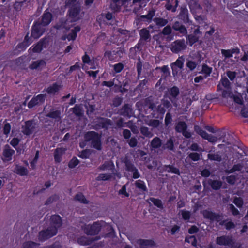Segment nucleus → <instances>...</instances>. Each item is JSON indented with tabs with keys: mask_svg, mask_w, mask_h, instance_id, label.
Listing matches in <instances>:
<instances>
[{
	"mask_svg": "<svg viewBox=\"0 0 248 248\" xmlns=\"http://www.w3.org/2000/svg\"><path fill=\"white\" fill-rule=\"evenodd\" d=\"M61 86L57 84H53L52 86L49 87L47 89V92L49 94H55L60 89Z\"/></svg>",
	"mask_w": 248,
	"mask_h": 248,
	"instance_id": "nucleus-29",
	"label": "nucleus"
},
{
	"mask_svg": "<svg viewBox=\"0 0 248 248\" xmlns=\"http://www.w3.org/2000/svg\"><path fill=\"white\" fill-rule=\"evenodd\" d=\"M229 208L232 212V214L234 216L237 215L239 214V211L234 207V206L232 204H230L229 205Z\"/></svg>",
	"mask_w": 248,
	"mask_h": 248,
	"instance_id": "nucleus-57",
	"label": "nucleus"
},
{
	"mask_svg": "<svg viewBox=\"0 0 248 248\" xmlns=\"http://www.w3.org/2000/svg\"><path fill=\"white\" fill-rule=\"evenodd\" d=\"M31 42L32 41L30 40L28 35H27L25 37L24 42L18 45V47L25 48L31 43Z\"/></svg>",
	"mask_w": 248,
	"mask_h": 248,
	"instance_id": "nucleus-37",
	"label": "nucleus"
},
{
	"mask_svg": "<svg viewBox=\"0 0 248 248\" xmlns=\"http://www.w3.org/2000/svg\"><path fill=\"white\" fill-rule=\"evenodd\" d=\"M126 169L128 171H130L133 173V177L134 178L136 179L140 176L138 170L131 163L129 162L126 163Z\"/></svg>",
	"mask_w": 248,
	"mask_h": 248,
	"instance_id": "nucleus-19",
	"label": "nucleus"
},
{
	"mask_svg": "<svg viewBox=\"0 0 248 248\" xmlns=\"http://www.w3.org/2000/svg\"><path fill=\"white\" fill-rule=\"evenodd\" d=\"M171 28L170 26L165 27L162 31V33L164 35H169L171 33Z\"/></svg>",
	"mask_w": 248,
	"mask_h": 248,
	"instance_id": "nucleus-61",
	"label": "nucleus"
},
{
	"mask_svg": "<svg viewBox=\"0 0 248 248\" xmlns=\"http://www.w3.org/2000/svg\"><path fill=\"white\" fill-rule=\"evenodd\" d=\"M233 203L238 207H241L243 204V201L241 198L236 197L233 200Z\"/></svg>",
	"mask_w": 248,
	"mask_h": 248,
	"instance_id": "nucleus-53",
	"label": "nucleus"
},
{
	"mask_svg": "<svg viewBox=\"0 0 248 248\" xmlns=\"http://www.w3.org/2000/svg\"><path fill=\"white\" fill-rule=\"evenodd\" d=\"M111 177V175L109 174H100L96 178V180L98 181L100 180H108Z\"/></svg>",
	"mask_w": 248,
	"mask_h": 248,
	"instance_id": "nucleus-42",
	"label": "nucleus"
},
{
	"mask_svg": "<svg viewBox=\"0 0 248 248\" xmlns=\"http://www.w3.org/2000/svg\"><path fill=\"white\" fill-rule=\"evenodd\" d=\"M211 186L213 189L217 190L221 186L222 182L218 180L213 181L211 183Z\"/></svg>",
	"mask_w": 248,
	"mask_h": 248,
	"instance_id": "nucleus-41",
	"label": "nucleus"
},
{
	"mask_svg": "<svg viewBox=\"0 0 248 248\" xmlns=\"http://www.w3.org/2000/svg\"><path fill=\"white\" fill-rule=\"evenodd\" d=\"M172 28L175 31H178L180 33L183 35L187 33V30L184 25H181L179 22H175Z\"/></svg>",
	"mask_w": 248,
	"mask_h": 248,
	"instance_id": "nucleus-21",
	"label": "nucleus"
},
{
	"mask_svg": "<svg viewBox=\"0 0 248 248\" xmlns=\"http://www.w3.org/2000/svg\"><path fill=\"white\" fill-rule=\"evenodd\" d=\"M15 151L8 145L4 146L3 152L2 159L4 162H8L12 159V156L15 154Z\"/></svg>",
	"mask_w": 248,
	"mask_h": 248,
	"instance_id": "nucleus-12",
	"label": "nucleus"
},
{
	"mask_svg": "<svg viewBox=\"0 0 248 248\" xmlns=\"http://www.w3.org/2000/svg\"><path fill=\"white\" fill-rule=\"evenodd\" d=\"M100 226L97 223L93 225H86L83 227L84 232L88 235H94L100 231Z\"/></svg>",
	"mask_w": 248,
	"mask_h": 248,
	"instance_id": "nucleus-11",
	"label": "nucleus"
},
{
	"mask_svg": "<svg viewBox=\"0 0 248 248\" xmlns=\"http://www.w3.org/2000/svg\"><path fill=\"white\" fill-rule=\"evenodd\" d=\"M79 163V161L78 159L76 158H72L68 164V166L70 168H73L78 165Z\"/></svg>",
	"mask_w": 248,
	"mask_h": 248,
	"instance_id": "nucleus-50",
	"label": "nucleus"
},
{
	"mask_svg": "<svg viewBox=\"0 0 248 248\" xmlns=\"http://www.w3.org/2000/svg\"><path fill=\"white\" fill-rule=\"evenodd\" d=\"M135 185L137 187L141 189L143 191H145L146 187L143 181L138 180L136 181Z\"/></svg>",
	"mask_w": 248,
	"mask_h": 248,
	"instance_id": "nucleus-44",
	"label": "nucleus"
},
{
	"mask_svg": "<svg viewBox=\"0 0 248 248\" xmlns=\"http://www.w3.org/2000/svg\"><path fill=\"white\" fill-rule=\"evenodd\" d=\"M155 15V11H150L148 13V14L146 15H142L141 16V17L142 19H146L147 21H150L152 17Z\"/></svg>",
	"mask_w": 248,
	"mask_h": 248,
	"instance_id": "nucleus-48",
	"label": "nucleus"
},
{
	"mask_svg": "<svg viewBox=\"0 0 248 248\" xmlns=\"http://www.w3.org/2000/svg\"><path fill=\"white\" fill-rule=\"evenodd\" d=\"M146 124L153 127H157L160 124V122L158 120H151L146 122Z\"/></svg>",
	"mask_w": 248,
	"mask_h": 248,
	"instance_id": "nucleus-47",
	"label": "nucleus"
},
{
	"mask_svg": "<svg viewBox=\"0 0 248 248\" xmlns=\"http://www.w3.org/2000/svg\"><path fill=\"white\" fill-rule=\"evenodd\" d=\"M179 214H181L183 218L185 220H188L190 217V213L186 210H180Z\"/></svg>",
	"mask_w": 248,
	"mask_h": 248,
	"instance_id": "nucleus-43",
	"label": "nucleus"
},
{
	"mask_svg": "<svg viewBox=\"0 0 248 248\" xmlns=\"http://www.w3.org/2000/svg\"><path fill=\"white\" fill-rule=\"evenodd\" d=\"M150 200L157 207H162V202L160 200L154 198H150Z\"/></svg>",
	"mask_w": 248,
	"mask_h": 248,
	"instance_id": "nucleus-49",
	"label": "nucleus"
},
{
	"mask_svg": "<svg viewBox=\"0 0 248 248\" xmlns=\"http://www.w3.org/2000/svg\"><path fill=\"white\" fill-rule=\"evenodd\" d=\"M140 34L142 39L146 40L150 38L149 31L146 29H142L140 31Z\"/></svg>",
	"mask_w": 248,
	"mask_h": 248,
	"instance_id": "nucleus-32",
	"label": "nucleus"
},
{
	"mask_svg": "<svg viewBox=\"0 0 248 248\" xmlns=\"http://www.w3.org/2000/svg\"><path fill=\"white\" fill-rule=\"evenodd\" d=\"M122 113L123 115L126 116L128 117L132 114V111L130 106L128 105H125L124 106Z\"/></svg>",
	"mask_w": 248,
	"mask_h": 248,
	"instance_id": "nucleus-28",
	"label": "nucleus"
},
{
	"mask_svg": "<svg viewBox=\"0 0 248 248\" xmlns=\"http://www.w3.org/2000/svg\"><path fill=\"white\" fill-rule=\"evenodd\" d=\"M186 39L190 46L197 42L199 40V36L195 35H188L186 36Z\"/></svg>",
	"mask_w": 248,
	"mask_h": 248,
	"instance_id": "nucleus-36",
	"label": "nucleus"
},
{
	"mask_svg": "<svg viewBox=\"0 0 248 248\" xmlns=\"http://www.w3.org/2000/svg\"><path fill=\"white\" fill-rule=\"evenodd\" d=\"M65 152L64 149L57 148L54 152V159L57 162H60L62 160V156Z\"/></svg>",
	"mask_w": 248,
	"mask_h": 248,
	"instance_id": "nucleus-25",
	"label": "nucleus"
},
{
	"mask_svg": "<svg viewBox=\"0 0 248 248\" xmlns=\"http://www.w3.org/2000/svg\"><path fill=\"white\" fill-rule=\"evenodd\" d=\"M190 149L192 151H199V152H202L203 151V149L199 147L197 143H193Z\"/></svg>",
	"mask_w": 248,
	"mask_h": 248,
	"instance_id": "nucleus-58",
	"label": "nucleus"
},
{
	"mask_svg": "<svg viewBox=\"0 0 248 248\" xmlns=\"http://www.w3.org/2000/svg\"><path fill=\"white\" fill-rule=\"evenodd\" d=\"M46 116L51 118L54 119L55 121H59L61 120V112L59 110H53L48 113Z\"/></svg>",
	"mask_w": 248,
	"mask_h": 248,
	"instance_id": "nucleus-26",
	"label": "nucleus"
},
{
	"mask_svg": "<svg viewBox=\"0 0 248 248\" xmlns=\"http://www.w3.org/2000/svg\"><path fill=\"white\" fill-rule=\"evenodd\" d=\"M165 170L167 171L168 172H170L172 173H174L176 174H180L179 170L172 166V165H167L165 166Z\"/></svg>",
	"mask_w": 248,
	"mask_h": 248,
	"instance_id": "nucleus-27",
	"label": "nucleus"
},
{
	"mask_svg": "<svg viewBox=\"0 0 248 248\" xmlns=\"http://www.w3.org/2000/svg\"><path fill=\"white\" fill-rule=\"evenodd\" d=\"M45 29L40 23H36L32 27L31 36L34 38H38L44 32Z\"/></svg>",
	"mask_w": 248,
	"mask_h": 248,
	"instance_id": "nucleus-13",
	"label": "nucleus"
},
{
	"mask_svg": "<svg viewBox=\"0 0 248 248\" xmlns=\"http://www.w3.org/2000/svg\"><path fill=\"white\" fill-rule=\"evenodd\" d=\"M165 147L170 150H173V142L171 139H170L166 143Z\"/></svg>",
	"mask_w": 248,
	"mask_h": 248,
	"instance_id": "nucleus-60",
	"label": "nucleus"
},
{
	"mask_svg": "<svg viewBox=\"0 0 248 248\" xmlns=\"http://www.w3.org/2000/svg\"><path fill=\"white\" fill-rule=\"evenodd\" d=\"M171 115L170 113H167L165 118V122L166 125H168L171 122Z\"/></svg>",
	"mask_w": 248,
	"mask_h": 248,
	"instance_id": "nucleus-59",
	"label": "nucleus"
},
{
	"mask_svg": "<svg viewBox=\"0 0 248 248\" xmlns=\"http://www.w3.org/2000/svg\"><path fill=\"white\" fill-rule=\"evenodd\" d=\"M239 172L241 174L248 173V166L245 161L241 160L235 162L232 168L226 170L227 174Z\"/></svg>",
	"mask_w": 248,
	"mask_h": 248,
	"instance_id": "nucleus-3",
	"label": "nucleus"
},
{
	"mask_svg": "<svg viewBox=\"0 0 248 248\" xmlns=\"http://www.w3.org/2000/svg\"><path fill=\"white\" fill-rule=\"evenodd\" d=\"M202 72L206 75V76L204 77L206 78L207 76L210 74L211 69L207 66L204 65L202 67Z\"/></svg>",
	"mask_w": 248,
	"mask_h": 248,
	"instance_id": "nucleus-54",
	"label": "nucleus"
},
{
	"mask_svg": "<svg viewBox=\"0 0 248 248\" xmlns=\"http://www.w3.org/2000/svg\"><path fill=\"white\" fill-rule=\"evenodd\" d=\"M75 199L77 201H78V202H79L81 203H87V200L86 199V198H85L84 195L81 193L77 194L75 197Z\"/></svg>",
	"mask_w": 248,
	"mask_h": 248,
	"instance_id": "nucleus-40",
	"label": "nucleus"
},
{
	"mask_svg": "<svg viewBox=\"0 0 248 248\" xmlns=\"http://www.w3.org/2000/svg\"><path fill=\"white\" fill-rule=\"evenodd\" d=\"M208 158L210 160L220 161L221 157L217 153H209L208 155Z\"/></svg>",
	"mask_w": 248,
	"mask_h": 248,
	"instance_id": "nucleus-33",
	"label": "nucleus"
},
{
	"mask_svg": "<svg viewBox=\"0 0 248 248\" xmlns=\"http://www.w3.org/2000/svg\"><path fill=\"white\" fill-rule=\"evenodd\" d=\"M16 171L17 174L21 176L26 175L28 173V170L26 169L23 167L19 166H16Z\"/></svg>",
	"mask_w": 248,
	"mask_h": 248,
	"instance_id": "nucleus-35",
	"label": "nucleus"
},
{
	"mask_svg": "<svg viewBox=\"0 0 248 248\" xmlns=\"http://www.w3.org/2000/svg\"><path fill=\"white\" fill-rule=\"evenodd\" d=\"M34 128L35 125L31 121H27L22 127V132L24 134L28 135L33 132Z\"/></svg>",
	"mask_w": 248,
	"mask_h": 248,
	"instance_id": "nucleus-17",
	"label": "nucleus"
},
{
	"mask_svg": "<svg viewBox=\"0 0 248 248\" xmlns=\"http://www.w3.org/2000/svg\"><path fill=\"white\" fill-rule=\"evenodd\" d=\"M45 41L41 40L35 46H32L29 49L30 53H39L43 49Z\"/></svg>",
	"mask_w": 248,
	"mask_h": 248,
	"instance_id": "nucleus-18",
	"label": "nucleus"
},
{
	"mask_svg": "<svg viewBox=\"0 0 248 248\" xmlns=\"http://www.w3.org/2000/svg\"><path fill=\"white\" fill-rule=\"evenodd\" d=\"M90 151L89 150H84L80 154L79 157L82 158H86L89 156Z\"/></svg>",
	"mask_w": 248,
	"mask_h": 248,
	"instance_id": "nucleus-62",
	"label": "nucleus"
},
{
	"mask_svg": "<svg viewBox=\"0 0 248 248\" xmlns=\"http://www.w3.org/2000/svg\"><path fill=\"white\" fill-rule=\"evenodd\" d=\"M187 126L186 124L183 122H179L175 126V130L178 132H182L183 135L186 138L191 137V133L186 131Z\"/></svg>",
	"mask_w": 248,
	"mask_h": 248,
	"instance_id": "nucleus-14",
	"label": "nucleus"
},
{
	"mask_svg": "<svg viewBox=\"0 0 248 248\" xmlns=\"http://www.w3.org/2000/svg\"><path fill=\"white\" fill-rule=\"evenodd\" d=\"M98 121L101 124L99 126H101L102 127L107 128L108 125H111V121L110 120L99 118L98 119Z\"/></svg>",
	"mask_w": 248,
	"mask_h": 248,
	"instance_id": "nucleus-38",
	"label": "nucleus"
},
{
	"mask_svg": "<svg viewBox=\"0 0 248 248\" xmlns=\"http://www.w3.org/2000/svg\"><path fill=\"white\" fill-rule=\"evenodd\" d=\"M22 248H38V245L32 242H27L23 245Z\"/></svg>",
	"mask_w": 248,
	"mask_h": 248,
	"instance_id": "nucleus-46",
	"label": "nucleus"
},
{
	"mask_svg": "<svg viewBox=\"0 0 248 248\" xmlns=\"http://www.w3.org/2000/svg\"><path fill=\"white\" fill-rule=\"evenodd\" d=\"M170 100L171 101L173 106L175 107H177L180 105L178 102V97L179 94V89L176 87H173L169 91Z\"/></svg>",
	"mask_w": 248,
	"mask_h": 248,
	"instance_id": "nucleus-10",
	"label": "nucleus"
},
{
	"mask_svg": "<svg viewBox=\"0 0 248 248\" xmlns=\"http://www.w3.org/2000/svg\"><path fill=\"white\" fill-rule=\"evenodd\" d=\"M119 195H121L122 197H128L129 196V193L126 191V185H124L122 188L118 192Z\"/></svg>",
	"mask_w": 248,
	"mask_h": 248,
	"instance_id": "nucleus-45",
	"label": "nucleus"
},
{
	"mask_svg": "<svg viewBox=\"0 0 248 248\" xmlns=\"http://www.w3.org/2000/svg\"><path fill=\"white\" fill-rule=\"evenodd\" d=\"M73 112L76 115H81L82 114V111L80 106L76 105L74 108H73Z\"/></svg>",
	"mask_w": 248,
	"mask_h": 248,
	"instance_id": "nucleus-55",
	"label": "nucleus"
},
{
	"mask_svg": "<svg viewBox=\"0 0 248 248\" xmlns=\"http://www.w3.org/2000/svg\"><path fill=\"white\" fill-rule=\"evenodd\" d=\"M189 158L194 161H198L200 159V155L197 153H191L188 155Z\"/></svg>",
	"mask_w": 248,
	"mask_h": 248,
	"instance_id": "nucleus-52",
	"label": "nucleus"
},
{
	"mask_svg": "<svg viewBox=\"0 0 248 248\" xmlns=\"http://www.w3.org/2000/svg\"><path fill=\"white\" fill-rule=\"evenodd\" d=\"M46 99V95L40 94L32 98L28 103V107L31 108L37 105L43 103Z\"/></svg>",
	"mask_w": 248,
	"mask_h": 248,
	"instance_id": "nucleus-16",
	"label": "nucleus"
},
{
	"mask_svg": "<svg viewBox=\"0 0 248 248\" xmlns=\"http://www.w3.org/2000/svg\"><path fill=\"white\" fill-rule=\"evenodd\" d=\"M186 65V66L191 71L193 70L197 66L196 63L192 61H187Z\"/></svg>",
	"mask_w": 248,
	"mask_h": 248,
	"instance_id": "nucleus-51",
	"label": "nucleus"
},
{
	"mask_svg": "<svg viewBox=\"0 0 248 248\" xmlns=\"http://www.w3.org/2000/svg\"><path fill=\"white\" fill-rule=\"evenodd\" d=\"M222 96L223 97H232V93L230 90H224L222 92Z\"/></svg>",
	"mask_w": 248,
	"mask_h": 248,
	"instance_id": "nucleus-63",
	"label": "nucleus"
},
{
	"mask_svg": "<svg viewBox=\"0 0 248 248\" xmlns=\"http://www.w3.org/2000/svg\"><path fill=\"white\" fill-rule=\"evenodd\" d=\"M221 54L225 57V58H231L232 57L233 54L239 53V50L236 48H233L232 49H221Z\"/></svg>",
	"mask_w": 248,
	"mask_h": 248,
	"instance_id": "nucleus-23",
	"label": "nucleus"
},
{
	"mask_svg": "<svg viewBox=\"0 0 248 248\" xmlns=\"http://www.w3.org/2000/svg\"><path fill=\"white\" fill-rule=\"evenodd\" d=\"M202 214L204 218L209 219L212 221H219L222 218L220 215L216 214L208 210H203L202 212Z\"/></svg>",
	"mask_w": 248,
	"mask_h": 248,
	"instance_id": "nucleus-15",
	"label": "nucleus"
},
{
	"mask_svg": "<svg viewBox=\"0 0 248 248\" xmlns=\"http://www.w3.org/2000/svg\"><path fill=\"white\" fill-rule=\"evenodd\" d=\"M135 246L136 248H156L154 241L148 239H138Z\"/></svg>",
	"mask_w": 248,
	"mask_h": 248,
	"instance_id": "nucleus-7",
	"label": "nucleus"
},
{
	"mask_svg": "<svg viewBox=\"0 0 248 248\" xmlns=\"http://www.w3.org/2000/svg\"><path fill=\"white\" fill-rule=\"evenodd\" d=\"M137 140L135 138H132L129 141L128 143L130 147H135L137 144Z\"/></svg>",
	"mask_w": 248,
	"mask_h": 248,
	"instance_id": "nucleus-64",
	"label": "nucleus"
},
{
	"mask_svg": "<svg viewBox=\"0 0 248 248\" xmlns=\"http://www.w3.org/2000/svg\"><path fill=\"white\" fill-rule=\"evenodd\" d=\"M194 129L197 133L199 134L203 139L207 140L209 142L214 143L217 140V137L208 134L198 126H195L194 127Z\"/></svg>",
	"mask_w": 248,
	"mask_h": 248,
	"instance_id": "nucleus-8",
	"label": "nucleus"
},
{
	"mask_svg": "<svg viewBox=\"0 0 248 248\" xmlns=\"http://www.w3.org/2000/svg\"><path fill=\"white\" fill-rule=\"evenodd\" d=\"M184 61L185 58L183 56L180 57L174 62V64L180 69H182L183 67Z\"/></svg>",
	"mask_w": 248,
	"mask_h": 248,
	"instance_id": "nucleus-39",
	"label": "nucleus"
},
{
	"mask_svg": "<svg viewBox=\"0 0 248 248\" xmlns=\"http://www.w3.org/2000/svg\"><path fill=\"white\" fill-rule=\"evenodd\" d=\"M127 80L126 79L124 80L122 77H118L114 78L112 81H104L102 82V85L107 87H112L114 85L116 87L121 88L122 86L124 87L126 86Z\"/></svg>",
	"mask_w": 248,
	"mask_h": 248,
	"instance_id": "nucleus-5",
	"label": "nucleus"
},
{
	"mask_svg": "<svg viewBox=\"0 0 248 248\" xmlns=\"http://www.w3.org/2000/svg\"><path fill=\"white\" fill-rule=\"evenodd\" d=\"M85 140L91 141V145L97 150H101V144L99 135L94 131L87 132L85 136Z\"/></svg>",
	"mask_w": 248,
	"mask_h": 248,
	"instance_id": "nucleus-4",
	"label": "nucleus"
},
{
	"mask_svg": "<svg viewBox=\"0 0 248 248\" xmlns=\"http://www.w3.org/2000/svg\"><path fill=\"white\" fill-rule=\"evenodd\" d=\"M82 16V13L80 12V9L78 5H76L71 8L69 12L68 18L64 22L62 23L61 25H58V29L64 28L69 30L67 35L62 36L63 40L66 39L68 41L75 40L77 37V33L80 30V28L77 26L73 28L72 23L79 20Z\"/></svg>",
	"mask_w": 248,
	"mask_h": 248,
	"instance_id": "nucleus-1",
	"label": "nucleus"
},
{
	"mask_svg": "<svg viewBox=\"0 0 248 248\" xmlns=\"http://www.w3.org/2000/svg\"><path fill=\"white\" fill-rule=\"evenodd\" d=\"M52 18V15L49 12H46L43 16L42 19V22L40 24V25H42L43 27L45 26H46L48 24H49L51 21Z\"/></svg>",
	"mask_w": 248,
	"mask_h": 248,
	"instance_id": "nucleus-20",
	"label": "nucleus"
},
{
	"mask_svg": "<svg viewBox=\"0 0 248 248\" xmlns=\"http://www.w3.org/2000/svg\"><path fill=\"white\" fill-rule=\"evenodd\" d=\"M221 225H224L227 230H230L233 228L235 227V224L233 222L227 220L221 221L219 223Z\"/></svg>",
	"mask_w": 248,
	"mask_h": 248,
	"instance_id": "nucleus-30",
	"label": "nucleus"
},
{
	"mask_svg": "<svg viewBox=\"0 0 248 248\" xmlns=\"http://www.w3.org/2000/svg\"><path fill=\"white\" fill-rule=\"evenodd\" d=\"M51 226L46 230L39 232V239L41 241H45L47 239L55 235L58 228L62 225L61 217L58 215H53L50 218Z\"/></svg>",
	"mask_w": 248,
	"mask_h": 248,
	"instance_id": "nucleus-2",
	"label": "nucleus"
},
{
	"mask_svg": "<svg viewBox=\"0 0 248 248\" xmlns=\"http://www.w3.org/2000/svg\"><path fill=\"white\" fill-rule=\"evenodd\" d=\"M140 132L142 134L146 137L151 138L153 136V134L150 131L147 127L142 126L140 128Z\"/></svg>",
	"mask_w": 248,
	"mask_h": 248,
	"instance_id": "nucleus-34",
	"label": "nucleus"
},
{
	"mask_svg": "<svg viewBox=\"0 0 248 248\" xmlns=\"http://www.w3.org/2000/svg\"><path fill=\"white\" fill-rule=\"evenodd\" d=\"M153 20L156 25L159 27H163L166 25L168 23V20L167 19L162 18H155Z\"/></svg>",
	"mask_w": 248,
	"mask_h": 248,
	"instance_id": "nucleus-31",
	"label": "nucleus"
},
{
	"mask_svg": "<svg viewBox=\"0 0 248 248\" xmlns=\"http://www.w3.org/2000/svg\"><path fill=\"white\" fill-rule=\"evenodd\" d=\"M187 45L185 40H177L172 42L170 46V49L174 53H178L179 52L185 50L186 48Z\"/></svg>",
	"mask_w": 248,
	"mask_h": 248,
	"instance_id": "nucleus-6",
	"label": "nucleus"
},
{
	"mask_svg": "<svg viewBox=\"0 0 248 248\" xmlns=\"http://www.w3.org/2000/svg\"><path fill=\"white\" fill-rule=\"evenodd\" d=\"M161 144V140L158 137H156L152 140L150 146L152 150H155L159 148Z\"/></svg>",
	"mask_w": 248,
	"mask_h": 248,
	"instance_id": "nucleus-24",
	"label": "nucleus"
},
{
	"mask_svg": "<svg viewBox=\"0 0 248 248\" xmlns=\"http://www.w3.org/2000/svg\"><path fill=\"white\" fill-rule=\"evenodd\" d=\"M46 66V62L42 60H37L33 62L31 65L30 68L32 69H41Z\"/></svg>",
	"mask_w": 248,
	"mask_h": 248,
	"instance_id": "nucleus-22",
	"label": "nucleus"
},
{
	"mask_svg": "<svg viewBox=\"0 0 248 248\" xmlns=\"http://www.w3.org/2000/svg\"><path fill=\"white\" fill-rule=\"evenodd\" d=\"M216 243L218 245L228 247H232L234 243L232 236L226 235L217 237L216 238Z\"/></svg>",
	"mask_w": 248,
	"mask_h": 248,
	"instance_id": "nucleus-9",
	"label": "nucleus"
},
{
	"mask_svg": "<svg viewBox=\"0 0 248 248\" xmlns=\"http://www.w3.org/2000/svg\"><path fill=\"white\" fill-rule=\"evenodd\" d=\"M236 177L233 175L226 177V181L230 184H234L236 181Z\"/></svg>",
	"mask_w": 248,
	"mask_h": 248,
	"instance_id": "nucleus-56",
	"label": "nucleus"
}]
</instances>
